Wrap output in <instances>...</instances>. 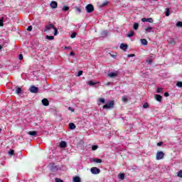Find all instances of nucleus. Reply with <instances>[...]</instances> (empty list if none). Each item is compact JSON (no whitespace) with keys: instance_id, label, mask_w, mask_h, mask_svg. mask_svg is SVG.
Instances as JSON below:
<instances>
[{"instance_id":"obj_31","label":"nucleus","mask_w":182,"mask_h":182,"mask_svg":"<svg viewBox=\"0 0 182 182\" xmlns=\"http://www.w3.org/2000/svg\"><path fill=\"white\" fill-rule=\"evenodd\" d=\"M177 176L178 177H180V178H182V170H180L179 171H178Z\"/></svg>"},{"instance_id":"obj_39","label":"nucleus","mask_w":182,"mask_h":182,"mask_svg":"<svg viewBox=\"0 0 182 182\" xmlns=\"http://www.w3.org/2000/svg\"><path fill=\"white\" fill-rule=\"evenodd\" d=\"M169 43L171 45H176V41H174L173 39L171 40V41L169 42Z\"/></svg>"},{"instance_id":"obj_21","label":"nucleus","mask_w":182,"mask_h":182,"mask_svg":"<svg viewBox=\"0 0 182 182\" xmlns=\"http://www.w3.org/2000/svg\"><path fill=\"white\" fill-rule=\"evenodd\" d=\"M132 36H134V32H133V31H129L127 34V38H132Z\"/></svg>"},{"instance_id":"obj_29","label":"nucleus","mask_w":182,"mask_h":182,"mask_svg":"<svg viewBox=\"0 0 182 182\" xmlns=\"http://www.w3.org/2000/svg\"><path fill=\"white\" fill-rule=\"evenodd\" d=\"M9 156H14L15 154V151H14L13 149H10L9 151Z\"/></svg>"},{"instance_id":"obj_12","label":"nucleus","mask_w":182,"mask_h":182,"mask_svg":"<svg viewBox=\"0 0 182 182\" xmlns=\"http://www.w3.org/2000/svg\"><path fill=\"white\" fill-rule=\"evenodd\" d=\"M90 161H92L93 163H102V159L94 158V159H91Z\"/></svg>"},{"instance_id":"obj_10","label":"nucleus","mask_w":182,"mask_h":182,"mask_svg":"<svg viewBox=\"0 0 182 182\" xmlns=\"http://www.w3.org/2000/svg\"><path fill=\"white\" fill-rule=\"evenodd\" d=\"M42 103L43 105V106H49V100L46 98H44L42 100Z\"/></svg>"},{"instance_id":"obj_43","label":"nucleus","mask_w":182,"mask_h":182,"mask_svg":"<svg viewBox=\"0 0 182 182\" xmlns=\"http://www.w3.org/2000/svg\"><path fill=\"white\" fill-rule=\"evenodd\" d=\"M99 100H100V102L101 103H103V104L105 103V99H103V98H100Z\"/></svg>"},{"instance_id":"obj_58","label":"nucleus","mask_w":182,"mask_h":182,"mask_svg":"<svg viewBox=\"0 0 182 182\" xmlns=\"http://www.w3.org/2000/svg\"><path fill=\"white\" fill-rule=\"evenodd\" d=\"M152 1H154L155 2L157 1L158 0H152Z\"/></svg>"},{"instance_id":"obj_23","label":"nucleus","mask_w":182,"mask_h":182,"mask_svg":"<svg viewBox=\"0 0 182 182\" xmlns=\"http://www.w3.org/2000/svg\"><path fill=\"white\" fill-rule=\"evenodd\" d=\"M133 28H134V31H137V29H139V23H134Z\"/></svg>"},{"instance_id":"obj_55","label":"nucleus","mask_w":182,"mask_h":182,"mask_svg":"<svg viewBox=\"0 0 182 182\" xmlns=\"http://www.w3.org/2000/svg\"><path fill=\"white\" fill-rule=\"evenodd\" d=\"M109 85H110V82H107V83L106 84L107 86H109Z\"/></svg>"},{"instance_id":"obj_2","label":"nucleus","mask_w":182,"mask_h":182,"mask_svg":"<svg viewBox=\"0 0 182 182\" xmlns=\"http://www.w3.org/2000/svg\"><path fill=\"white\" fill-rule=\"evenodd\" d=\"M114 107V101L111 100L102 107V109H113Z\"/></svg>"},{"instance_id":"obj_60","label":"nucleus","mask_w":182,"mask_h":182,"mask_svg":"<svg viewBox=\"0 0 182 182\" xmlns=\"http://www.w3.org/2000/svg\"><path fill=\"white\" fill-rule=\"evenodd\" d=\"M124 117H122V120H124Z\"/></svg>"},{"instance_id":"obj_47","label":"nucleus","mask_w":182,"mask_h":182,"mask_svg":"<svg viewBox=\"0 0 182 182\" xmlns=\"http://www.w3.org/2000/svg\"><path fill=\"white\" fill-rule=\"evenodd\" d=\"M164 96L165 97H168V96H170V94H168V92H165Z\"/></svg>"},{"instance_id":"obj_27","label":"nucleus","mask_w":182,"mask_h":182,"mask_svg":"<svg viewBox=\"0 0 182 182\" xmlns=\"http://www.w3.org/2000/svg\"><path fill=\"white\" fill-rule=\"evenodd\" d=\"M62 11H64L65 12L69 11V6H63Z\"/></svg>"},{"instance_id":"obj_50","label":"nucleus","mask_w":182,"mask_h":182,"mask_svg":"<svg viewBox=\"0 0 182 182\" xmlns=\"http://www.w3.org/2000/svg\"><path fill=\"white\" fill-rule=\"evenodd\" d=\"M68 110H70L71 112H75V109L72 108V107H68Z\"/></svg>"},{"instance_id":"obj_34","label":"nucleus","mask_w":182,"mask_h":182,"mask_svg":"<svg viewBox=\"0 0 182 182\" xmlns=\"http://www.w3.org/2000/svg\"><path fill=\"white\" fill-rule=\"evenodd\" d=\"M0 26H4V17L0 18Z\"/></svg>"},{"instance_id":"obj_32","label":"nucleus","mask_w":182,"mask_h":182,"mask_svg":"<svg viewBox=\"0 0 182 182\" xmlns=\"http://www.w3.org/2000/svg\"><path fill=\"white\" fill-rule=\"evenodd\" d=\"M143 108H144V109H149V103L145 102V103L143 105Z\"/></svg>"},{"instance_id":"obj_15","label":"nucleus","mask_w":182,"mask_h":182,"mask_svg":"<svg viewBox=\"0 0 182 182\" xmlns=\"http://www.w3.org/2000/svg\"><path fill=\"white\" fill-rule=\"evenodd\" d=\"M69 129L70 130H75V129H76V125L75 124H73V122L69 124Z\"/></svg>"},{"instance_id":"obj_25","label":"nucleus","mask_w":182,"mask_h":182,"mask_svg":"<svg viewBox=\"0 0 182 182\" xmlns=\"http://www.w3.org/2000/svg\"><path fill=\"white\" fill-rule=\"evenodd\" d=\"M88 85L90 86H95V85H97V82H95L90 80V81L88 82Z\"/></svg>"},{"instance_id":"obj_51","label":"nucleus","mask_w":182,"mask_h":182,"mask_svg":"<svg viewBox=\"0 0 182 182\" xmlns=\"http://www.w3.org/2000/svg\"><path fill=\"white\" fill-rule=\"evenodd\" d=\"M158 146H162L163 145V142L160 141L159 143H157L156 144Z\"/></svg>"},{"instance_id":"obj_24","label":"nucleus","mask_w":182,"mask_h":182,"mask_svg":"<svg viewBox=\"0 0 182 182\" xmlns=\"http://www.w3.org/2000/svg\"><path fill=\"white\" fill-rule=\"evenodd\" d=\"M145 31H146V32L150 33V32H151V31H153V27H151V26L147 27L145 28Z\"/></svg>"},{"instance_id":"obj_54","label":"nucleus","mask_w":182,"mask_h":182,"mask_svg":"<svg viewBox=\"0 0 182 182\" xmlns=\"http://www.w3.org/2000/svg\"><path fill=\"white\" fill-rule=\"evenodd\" d=\"M65 49H70V47H65Z\"/></svg>"},{"instance_id":"obj_20","label":"nucleus","mask_w":182,"mask_h":182,"mask_svg":"<svg viewBox=\"0 0 182 182\" xmlns=\"http://www.w3.org/2000/svg\"><path fill=\"white\" fill-rule=\"evenodd\" d=\"M107 35H108V33H107V31H102V32L101 33V36H102V38H106V36H107Z\"/></svg>"},{"instance_id":"obj_57","label":"nucleus","mask_w":182,"mask_h":182,"mask_svg":"<svg viewBox=\"0 0 182 182\" xmlns=\"http://www.w3.org/2000/svg\"><path fill=\"white\" fill-rule=\"evenodd\" d=\"M2 132V129L0 128V133Z\"/></svg>"},{"instance_id":"obj_19","label":"nucleus","mask_w":182,"mask_h":182,"mask_svg":"<svg viewBox=\"0 0 182 182\" xmlns=\"http://www.w3.org/2000/svg\"><path fill=\"white\" fill-rule=\"evenodd\" d=\"M140 41H141V45L146 46L148 43L147 40H146L145 38H141Z\"/></svg>"},{"instance_id":"obj_36","label":"nucleus","mask_w":182,"mask_h":182,"mask_svg":"<svg viewBox=\"0 0 182 182\" xmlns=\"http://www.w3.org/2000/svg\"><path fill=\"white\" fill-rule=\"evenodd\" d=\"M176 86H178V87H182V82L179 81L176 83Z\"/></svg>"},{"instance_id":"obj_53","label":"nucleus","mask_w":182,"mask_h":182,"mask_svg":"<svg viewBox=\"0 0 182 182\" xmlns=\"http://www.w3.org/2000/svg\"><path fill=\"white\" fill-rule=\"evenodd\" d=\"M77 26L78 28H80L82 26V25H80V23H78Z\"/></svg>"},{"instance_id":"obj_28","label":"nucleus","mask_w":182,"mask_h":182,"mask_svg":"<svg viewBox=\"0 0 182 182\" xmlns=\"http://www.w3.org/2000/svg\"><path fill=\"white\" fill-rule=\"evenodd\" d=\"M176 26L177 28H182V22H181V21H178V22L176 23Z\"/></svg>"},{"instance_id":"obj_30","label":"nucleus","mask_w":182,"mask_h":182,"mask_svg":"<svg viewBox=\"0 0 182 182\" xmlns=\"http://www.w3.org/2000/svg\"><path fill=\"white\" fill-rule=\"evenodd\" d=\"M98 148H99V146L97 145H93L92 146V151H95V150H97Z\"/></svg>"},{"instance_id":"obj_42","label":"nucleus","mask_w":182,"mask_h":182,"mask_svg":"<svg viewBox=\"0 0 182 182\" xmlns=\"http://www.w3.org/2000/svg\"><path fill=\"white\" fill-rule=\"evenodd\" d=\"M70 37H71L72 39L76 38V33H73V34H71Z\"/></svg>"},{"instance_id":"obj_22","label":"nucleus","mask_w":182,"mask_h":182,"mask_svg":"<svg viewBox=\"0 0 182 182\" xmlns=\"http://www.w3.org/2000/svg\"><path fill=\"white\" fill-rule=\"evenodd\" d=\"M165 15L166 16H170V9L168 8L166 9Z\"/></svg>"},{"instance_id":"obj_41","label":"nucleus","mask_w":182,"mask_h":182,"mask_svg":"<svg viewBox=\"0 0 182 182\" xmlns=\"http://www.w3.org/2000/svg\"><path fill=\"white\" fill-rule=\"evenodd\" d=\"M161 90H163V88L159 87L156 90V93H161Z\"/></svg>"},{"instance_id":"obj_6","label":"nucleus","mask_w":182,"mask_h":182,"mask_svg":"<svg viewBox=\"0 0 182 182\" xmlns=\"http://www.w3.org/2000/svg\"><path fill=\"white\" fill-rule=\"evenodd\" d=\"M92 174H99L100 173V169L97 167H92L90 169Z\"/></svg>"},{"instance_id":"obj_5","label":"nucleus","mask_w":182,"mask_h":182,"mask_svg":"<svg viewBox=\"0 0 182 182\" xmlns=\"http://www.w3.org/2000/svg\"><path fill=\"white\" fill-rule=\"evenodd\" d=\"M29 91L31 93H38V92H39V88L38 87H35V85H31L29 87Z\"/></svg>"},{"instance_id":"obj_9","label":"nucleus","mask_w":182,"mask_h":182,"mask_svg":"<svg viewBox=\"0 0 182 182\" xmlns=\"http://www.w3.org/2000/svg\"><path fill=\"white\" fill-rule=\"evenodd\" d=\"M119 48L122 50H127V49H129V46L127 44L122 43Z\"/></svg>"},{"instance_id":"obj_8","label":"nucleus","mask_w":182,"mask_h":182,"mask_svg":"<svg viewBox=\"0 0 182 182\" xmlns=\"http://www.w3.org/2000/svg\"><path fill=\"white\" fill-rule=\"evenodd\" d=\"M50 6L52 9H55V8H58V2L53 1H51Z\"/></svg>"},{"instance_id":"obj_45","label":"nucleus","mask_w":182,"mask_h":182,"mask_svg":"<svg viewBox=\"0 0 182 182\" xmlns=\"http://www.w3.org/2000/svg\"><path fill=\"white\" fill-rule=\"evenodd\" d=\"M27 31H28V32H31L32 31V26H28Z\"/></svg>"},{"instance_id":"obj_49","label":"nucleus","mask_w":182,"mask_h":182,"mask_svg":"<svg viewBox=\"0 0 182 182\" xmlns=\"http://www.w3.org/2000/svg\"><path fill=\"white\" fill-rule=\"evenodd\" d=\"M127 100H128L127 98H126L124 97H122V102H127Z\"/></svg>"},{"instance_id":"obj_46","label":"nucleus","mask_w":182,"mask_h":182,"mask_svg":"<svg viewBox=\"0 0 182 182\" xmlns=\"http://www.w3.org/2000/svg\"><path fill=\"white\" fill-rule=\"evenodd\" d=\"M76 11H77L79 13L82 12V9H80L79 7H76Z\"/></svg>"},{"instance_id":"obj_40","label":"nucleus","mask_w":182,"mask_h":182,"mask_svg":"<svg viewBox=\"0 0 182 182\" xmlns=\"http://www.w3.org/2000/svg\"><path fill=\"white\" fill-rule=\"evenodd\" d=\"M134 56H136V55H134V54H128L127 55V58H134Z\"/></svg>"},{"instance_id":"obj_13","label":"nucleus","mask_w":182,"mask_h":182,"mask_svg":"<svg viewBox=\"0 0 182 182\" xmlns=\"http://www.w3.org/2000/svg\"><path fill=\"white\" fill-rule=\"evenodd\" d=\"M28 134H29V136H33L36 137V136L38 134V132L36 131H31L28 132Z\"/></svg>"},{"instance_id":"obj_38","label":"nucleus","mask_w":182,"mask_h":182,"mask_svg":"<svg viewBox=\"0 0 182 182\" xmlns=\"http://www.w3.org/2000/svg\"><path fill=\"white\" fill-rule=\"evenodd\" d=\"M83 75V71L82 70H80L77 75V77L79 76H82Z\"/></svg>"},{"instance_id":"obj_44","label":"nucleus","mask_w":182,"mask_h":182,"mask_svg":"<svg viewBox=\"0 0 182 182\" xmlns=\"http://www.w3.org/2000/svg\"><path fill=\"white\" fill-rule=\"evenodd\" d=\"M18 59H19L20 60H22V59H23V55L22 54H20V55H18Z\"/></svg>"},{"instance_id":"obj_4","label":"nucleus","mask_w":182,"mask_h":182,"mask_svg":"<svg viewBox=\"0 0 182 182\" xmlns=\"http://www.w3.org/2000/svg\"><path fill=\"white\" fill-rule=\"evenodd\" d=\"M85 9L87 14H92V12L95 11V7L93 6L92 4H88L85 6Z\"/></svg>"},{"instance_id":"obj_56","label":"nucleus","mask_w":182,"mask_h":182,"mask_svg":"<svg viewBox=\"0 0 182 182\" xmlns=\"http://www.w3.org/2000/svg\"><path fill=\"white\" fill-rule=\"evenodd\" d=\"M2 48V46L0 45V50H1Z\"/></svg>"},{"instance_id":"obj_52","label":"nucleus","mask_w":182,"mask_h":182,"mask_svg":"<svg viewBox=\"0 0 182 182\" xmlns=\"http://www.w3.org/2000/svg\"><path fill=\"white\" fill-rule=\"evenodd\" d=\"M112 58H114V59H116V55H111Z\"/></svg>"},{"instance_id":"obj_26","label":"nucleus","mask_w":182,"mask_h":182,"mask_svg":"<svg viewBox=\"0 0 182 182\" xmlns=\"http://www.w3.org/2000/svg\"><path fill=\"white\" fill-rule=\"evenodd\" d=\"M21 92H22V89L21 87H16V93H17V95H19Z\"/></svg>"},{"instance_id":"obj_3","label":"nucleus","mask_w":182,"mask_h":182,"mask_svg":"<svg viewBox=\"0 0 182 182\" xmlns=\"http://www.w3.org/2000/svg\"><path fill=\"white\" fill-rule=\"evenodd\" d=\"M162 159H164V152L161 151H159L156 152V160H162Z\"/></svg>"},{"instance_id":"obj_1","label":"nucleus","mask_w":182,"mask_h":182,"mask_svg":"<svg viewBox=\"0 0 182 182\" xmlns=\"http://www.w3.org/2000/svg\"><path fill=\"white\" fill-rule=\"evenodd\" d=\"M50 29L54 30V36H56V35H58V28H56L55 26H53V24H49L46 26L44 32H48V31H50Z\"/></svg>"},{"instance_id":"obj_17","label":"nucleus","mask_w":182,"mask_h":182,"mask_svg":"<svg viewBox=\"0 0 182 182\" xmlns=\"http://www.w3.org/2000/svg\"><path fill=\"white\" fill-rule=\"evenodd\" d=\"M109 77H116L117 76V73H108Z\"/></svg>"},{"instance_id":"obj_59","label":"nucleus","mask_w":182,"mask_h":182,"mask_svg":"<svg viewBox=\"0 0 182 182\" xmlns=\"http://www.w3.org/2000/svg\"><path fill=\"white\" fill-rule=\"evenodd\" d=\"M51 170H55V168H51Z\"/></svg>"},{"instance_id":"obj_18","label":"nucleus","mask_w":182,"mask_h":182,"mask_svg":"<svg viewBox=\"0 0 182 182\" xmlns=\"http://www.w3.org/2000/svg\"><path fill=\"white\" fill-rule=\"evenodd\" d=\"M46 39H48V41H53V39H55V36H46Z\"/></svg>"},{"instance_id":"obj_48","label":"nucleus","mask_w":182,"mask_h":182,"mask_svg":"<svg viewBox=\"0 0 182 182\" xmlns=\"http://www.w3.org/2000/svg\"><path fill=\"white\" fill-rule=\"evenodd\" d=\"M70 56H75V53L73 51H71L70 53Z\"/></svg>"},{"instance_id":"obj_35","label":"nucleus","mask_w":182,"mask_h":182,"mask_svg":"<svg viewBox=\"0 0 182 182\" xmlns=\"http://www.w3.org/2000/svg\"><path fill=\"white\" fill-rule=\"evenodd\" d=\"M152 63H153V59H151V58L148 59L146 60V63H148L149 65H151Z\"/></svg>"},{"instance_id":"obj_16","label":"nucleus","mask_w":182,"mask_h":182,"mask_svg":"<svg viewBox=\"0 0 182 182\" xmlns=\"http://www.w3.org/2000/svg\"><path fill=\"white\" fill-rule=\"evenodd\" d=\"M73 182H82V180L80 179V177L75 176L73 179Z\"/></svg>"},{"instance_id":"obj_37","label":"nucleus","mask_w":182,"mask_h":182,"mask_svg":"<svg viewBox=\"0 0 182 182\" xmlns=\"http://www.w3.org/2000/svg\"><path fill=\"white\" fill-rule=\"evenodd\" d=\"M109 4V1H104L103 4H101V6H106Z\"/></svg>"},{"instance_id":"obj_11","label":"nucleus","mask_w":182,"mask_h":182,"mask_svg":"<svg viewBox=\"0 0 182 182\" xmlns=\"http://www.w3.org/2000/svg\"><path fill=\"white\" fill-rule=\"evenodd\" d=\"M60 147H61V149H65L67 147L68 144H66V141H62L60 143Z\"/></svg>"},{"instance_id":"obj_7","label":"nucleus","mask_w":182,"mask_h":182,"mask_svg":"<svg viewBox=\"0 0 182 182\" xmlns=\"http://www.w3.org/2000/svg\"><path fill=\"white\" fill-rule=\"evenodd\" d=\"M141 22H149L150 23H153V22H154V20H153V18H141Z\"/></svg>"},{"instance_id":"obj_33","label":"nucleus","mask_w":182,"mask_h":182,"mask_svg":"<svg viewBox=\"0 0 182 182\" xmlns=\"http://www.w3.org/2000/svg\"><path fill=\"white\" fill-rule=\"evenodd\" d=\"M119 178L121 180H124V173H120L119 176Z\"/></svg>"},{"instance_id":"obj_14","label":"nucleus","mask_w":182,"mask_h":182,"mask_svg":"<svg viewBox=\"0 0 182 182\" xmlns=\"http://www.w3.org/2000/svg\"><path fill=\"white\" fill-rule=\"evenodd\" d=\"M155 99H156V100H157V102H161L163 97H161V95H155Z\"/></svg>"}]
</instances>
